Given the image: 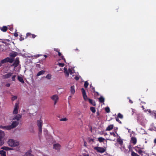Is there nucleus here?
Segmentation results:
<instances>
[{
    "instance_id": "1",
    "label": "nucleus",
    "mask_w": 156,
    "mask_h": 156,
    "mask_svg": "<svg viewBox=\"0 0 156 156\" xmlns=\"http://www.w3.org/2000/svg\"><path fill=\"white\" fill-rule=\"evenodd\" d=\"M8 144L9 146L12 147H16L19 145V143L18 141L12 139L9 140Z\"/></svg>"
},
{
    "instance_id": "2",
    "label": "nucleus",
    "mask_w": 156,
    "mask_h": 156,
    "mask_svg": "<svg viewBox=\"0 0 156 156\" xmlns=\"http://www.w3.org/2000/svg\"><path fill=\"white\" fill-rule=\"evenodd\" d=\"M94 149L97 151V152L102 153L106 151V147H95L94 148Z\"/></svg>"
},
{
    "instance_id": "3",
    "label": "nucleus",
    "mask_w": 156,
    "mask_h": 156,
    "mask_svg": "<svg viewBox=\"0 0 156 156\" xmlns=\"http://www.w3.org/2000/svg\"><path fill=\"white\" fill-rule=\"evenodd\" d=\"M14 61V59L9 57H7L5 59L2 60L1 61V62L3 64L6 62H9L10 63H12Z\"/></svg>"
},
{
    "instance_id": "4",
    "label": "nucleus",
    "mask_w": 156,
    "mask_h": 156,
    "mask_svg": "<svg viewBox=\"0 0 156 156\" xmlns=\"http://www.w3.org/2000/svg\"><path fill=\"white\" fill-rule=\"evenodd\" d=\"M37 124L39 128V133H41L42 131V127L43 124L42 121L41 119L37 120Z\"/></svg>"
},
{
    "instance_id": "5",
    "label": "nucleus",
    "mask_w": 156,
    "mask_h": 156,
    "mask_svg": "<svg viewBox=\"0 0 156 156\" xmlns=\"http://www.w3.org/2000/svg\"><path fill=\"white\" fill-rule=\"evenodd\" d=\"M19 124V122L18 121H13L11 125L9 126V129H12L16 127Z\"/></svg>"
},
{
    "instance_id": "6",
    "label": "nucleus",
    "mask_w": 156,
    "mask_h": 156,
    "mask_svg": "<svg viewBox=\"0 0 156 156\" xmlns=\"http://www.w3.org/2000/svg\"><path fill=\"white\" fill-rule=\"evenodd\" d=\"M51 99L54 101V104L55 105L58 100V96L57 94H54L51 97Z\"/></svg>"
},
{
    "instance_id": "7",
    "label": "nucleus",
    "mask_w": 156,
    "mask_h": 156,
    "mask_svg": "<svg viewBox=\"0 0 156 156\" xmlns=\"http://www.w3.org/2000/svg\"><path fill=\"white\" fill-rule=\"evenodd\" d=\"M19 106L17 103H16L15 106V108L13 110V114L14 115L17 114L18 113V110Z\"/></svg>"
},
{
    "instance_id": "8",
    "label": "nucleus",
    "mask_w": 156,
    "mask_h": 156,
    "mask_svg": "<svg viewBox=\"0 0 156 156\" xmlns=\"http://www.w3.org/2000/svg\"><path fill=\"white\" fill-rule=\"evenodd\" d=\"M81 91L82 92L83 97L85 101L87 100V96L86 95V91L83 88L81 89Z\"/></svg>"
},
{
    "instance_id": "9",
    "label": "nucleus",
    "mask_w": 156,
    "mask_h": 156,
    "mask_svg": "<svg viewBox=\"0 0 156 156\" xmlns=\"http://www.w3.org/2000/svg\"><path fill=\"white\" fill-rule=\"evenodd\" d=\"M22 117L21 114H19L17 115L16 116H14L13 118V120H16V121H18L21 119Z\"/></svg>"
},
{
    "instance_id": "10",
    "label": "nucleus",
    "mask_w": 156,
    "mask_h": 156,
    "mask_svg": "<svg viewBox=\"0 0 156 156\" xmlns=\"http://www.w3.org/2000/svg\"><path fill=\"white\" fill-rule=\"evenodd\" d=\"M20 61L19 60V58H16V60L12 64V66H14L15 67H17Z\"/></svg>"
},
{
    "instance_id": "11",
    "label": "nucleus",
    "mask_w": 156,
    "mask_h": 156,
    "mask_svg": "<svg viewBox=\"0 0 156 156\" xmlns=\"http://www.w3.org/2000/svg\"><path fill=\"white\" fill-rule=\"evenodd\" d=\"M138 120L139 122H140L142 125H143L145 120L144 118L141 116L139 117Z\"/></svg>"
},
{
    "instance_id": "12",
    "label": "nucleus",
    "mask_w": 156,
    "mask_h": 156,
    "mask_svg": "<svg viewBox=\"0 0 156 156\" xmlns=\"http://www.w3.org/2000/svg\"><path fill=\"white\" fill-rule=\"evenodd\" d=\"M29 37L30 38H34L36 37V35L34 34H31L30 33H27L26 34V37Z\"/></svg>"
},
{
    "instance_id": "13",
    "label": "nucleus",
    "mask_w": 156,
    "mask_h": 156,
    "mask_svg": "<svg viewBox=\"0 0 156 156\" xmlns=\"http://www.w3.org/2000/svg\"><path fill=\"white\" fill-rule=\"evenodd\" d=\"M90 89L92 92L96 93L98 95L99 94L98 92L95 91L94 87L92 86L91 84L90 85Z\"/></svg>"
},
{
    "instance_id": "14",
    "label": "nucleus",
    "mask_w": 156,
    "mask_h": 156,
    "mask_svg": "<svg viewBox=\"0 0 156 156\" xmlns=\"http://www.w3.org/2000/svg\"><path fill=\"white\" fill-rule=\"evenodd\" d=\"M13 74V73H9L7 74H5L4 75V78L8 79Z\"/></svg>"
},
{
    "instance_id": "15",
    "label": "nucleus",
    "mask_w": 156,
    "mask_h": 156,
    "mask_svg": "<svg viewBox=\"0 0 156 156\" xmlns=\"http://www.w3.org/2000/svg\"><path fill=\"white\" fill-rule=\"evenodd\" d=\"M60 145L59 144H55L53 145V147L55 149L59 150L60 149Z\"/></svg>"
},
{
    "instance_id": "16",
    "label": "nucleus",
    "mask_w": 156,
    "mask_h": 156,
    "mask_svg": "<svg viewBox=\"0 0 156 156\" xmlns=\"http://www.w3.org/2000/svg\"><path fill=\"white\" fill-rule=\"evenodd\" d=\"M87 99L88 100L89 103L92 105L94 106L96 105L95 102L94 100L88 98H87Z\"/></svg>"
},
{
    "instance_id": "17",
    "label": "nucleus",
    "mask_w": 156,
    "mask_h": 156,
    "mask_svg": "<svg viewBox=\"0 0 156 156\" xmlns=\"http://www.w3.org/2000/svg\"><path fill=\"white\" fill-rule=\"evenodd\" d=\"M5 136V133L4 131L0 130V138L2 140V139Z\"/></svg>"
},
{
    "instance_id": "18",
    "label": "nucleus",
    "mask_w": 156,
    "mask_h": 156,
    "mask_svg": "<svg viewBox=\"0 0 156 156\" xmlns=\"http://www.w3.org/2000/svg\"><path fill=\"white\" fill-rule=\"evenodd\" d=\"M131 141L132 142V143L135 145L136 144L137 142V139L135 137H132L131 138Z\"/></svg>"
},
{
    "instance_id": "19",
    "label": "nucleus",
    "mask_w": 156,
    "mask_h": 156,
    "mask_svg": "<svg viewBox=\"0 0 156 156\" xmlns=\"http://www.w3.org/2000/svg\"><path fill=\"white\" fill-rule=\"evenodd\" d=\"M114 127V125L112 124L108 126L106 129V131H110Z\"/></svg>"
},
{
    "instance_id": "20",
    "label": "nucleus",
    "mask_w": 156,
    "mask_h": 156,
    "mask_svg": "<svg viewBox=\"0 0 156 156\" xmlns=\"http://www.w3.org/2000/svg\"><path fill=\"white\" fill-rule=\"evenodd\" d=\"M2 149L4 150L5 151H9L11 150H12L13 149L12 148H9V147H6V146H3L1 148Z\"/></svg>"
},
{
    "instance_id": "21",
    "label": "nucleus",
    "mask_w": 156,
    "mask_h": 156,
    "mask_svg": "<svg viewBox=\"0 0 156 156\" xmlns=\"http://www.w3.org/2000/svg\"><path fill=\"white\" fill-rule=\"evenodd\" d=\"M117 141L119 143V144L121 146H122L123 144V142L121 138H118L117 139Z\"/></svg>"
},
{
    "instance_id": "22",
    "label": "nucleus",
    "mask_w": 156,
    "mask_h": 156,
    "mask_svg": "<svg viewBox=\"0 0 156 156\" xmlns=\"http://www.w3.org/2000/svg\"><path fill=\"white\" fill-rule=\"evenodd\" d=\"M1 30L4 32H5L8 30V27L6 26H3L2 27H0Z\"/></svg>"
},
{
    "instance_id": "23",
    "label": "nucleus",
    "mask_w": 156,
    "mask_h": 156,
    "mask_svg": "<svg viewBox=\"0 0 156 156\" xmlns=\"http://www.w3.org/2000/svg\"><path fill=\"white\" fill-rule=\"evenodd\" d=\"M17 79L18 80L22 83H24L23 78L22 77L18 76L17 77Z\"/></svg>"
},
{
    "instance_id": "24",
    "label": "nucleus",
    "mask_w": 156,
    "mask_h": 156,
    "mask_svg": "<svg viewBox=\"0 0 156 156\" xmlns=\"http://www.w3.org/2000/svg\"><path fill=\"white\" fill-rule=\"evenodd\" d=\"M64 72L66 74V75L67 77H68L69 76V71H68L67 70V68L66 67H64Z\"/></svg>"
},
{
    "instance_id": "25",
    "label": "nucleus",
    "mask_w": 156,
    "mask_h": 156,
    "mask_svg": "<svg viewBox=\"0 0 156 156\" xmlns=\"http://www.w3.org/2000/svg\"><path fill=\"white\" fill-rule=\"evenodd\" d=\"M45 71L44 70H41L39 71L37 74V76H38L41 75H43L44 74Z\"/></svg>"
},
{
    "instance_id": "26",
    "label": "nucleus",
    "mask_w": 156,
    "mask_h": 156,
    "mask_svg": "<svg viewBox=\"0 0 156 156\" xmlns=\"http://www.w3.org/2000/svg\"><path fill=\"white\" fill-rule=\"evenodd\" d=\"M31 150L28 151L25 153L27 156H34V155L31 154Z\"/></svg>"
},
{
    "instance_id": "27",
    "label": "nucleus",
    "mask_w": 156,
    "mask_h": 156,
    "mask_svg": "<svg viewBox=\"0 0 156 156\" xmlns=\"http://www.w3.org/2000/svg\"><path fill=\"white\" fill-rule=\"evenodd\" d=\"M70 92L72 94H73L75 92V90L74 89V86H72L70 88Z\"/></svg>"
},
{
    "instance_id": "28",
    "label": "nucleus",
    "mask_w": 156,
    "mask_h": 156,
    "mask_svg": "<svg viewBox=\"0 0 156 156\" xmlns=\"http://www.w3.org/2000/svg\"><path fill=\"white\" fill-rule=\"evenodd\" d=\"M98 141L100 142H104V141L105 140V139L102 137H99L98 138Z\"/></svg>"
},
{
    "instance_id": "29",
    "label": "nucleus",
    "mask_w": 156,
    "mask_h": 156,
    "mask_svg": "<svg viewBox=\"0 0 156 156\" xmlns=\"http://www.w3.org/2000/svg\"><path fill=\"white\" fill-rule=\"evenodd\" d=\"M99 101L101 103H103L105 101L104 98L102 96H101L99 98Z\"/></svg>"
},
{
    "instance_id": "30",
    "label": "nucleus",
    "mask_w": 156,
    "mask_h": 156,
    "mask_svg": "<svg viewBox=\"0 0 156 156\" xmlns=\"http://www.w3.org/2000/svg\"><path fill=\"white\" fill-rule=\"evenodd\" d=\"M0 128L3 129H6L7 130H9V126H0Z\"/></svg>"
},
{
    "instance_id": "31",
    "label": "nucleus",
    "mask_w": 156,
    "mask_h": 156,
    "mask_svg": "<svg viewBox=\"0 0 156 156\" xmlns=\"http://www.w3.org/2000/svg\"><path fill=\"white\" fill-rule=\"evenodd\" d=\"M0 154L2 156H6V152L3 150L0 151Z\"/></svg>"
},
{
    "instance_id": "32",
    "label": "nucleus",
    "mask_w": 156,
    "mask_h": 156,
    "mask_svg": "<svg viewBox=\"0 0 156 156\" xmlns=\"http://www.w3.org/2000/svg\"><path fill=\"white\" fill-rule=\"evenodd\" d=\"M90 111L93 113H94L96 112V109L95 108L93 107H91L90 108Z\"/></svg>"
},
{
    "instance_id": "33",
    "label": "nucleus",
    "mask_w": 156,
    "mask_h": 156,
    "mask_svg": "<svg viewBox=\"0 0 156 156\" xmlns=\"http://www.w3.org/2000/svg\"><path fill=\"white\" fill-rule=\"evenodd\" d=\"M17 55V53L16 52L12 53L10 54V56L12 57H15Z\"/></svg>"
},
{
    "instance_id": "34",
    "label": "nucleus",
    "mask_w": 156,
    "mask_h": 156,
    "mask_svg": "<svg viewBox=\"0 0 156 156\" xmlns=\"http://www.w3.org/2000/svg\"><path fill=\"white\" fill-rule=\"evenodd\" d=\"M131 155L132 156H140L133 151L132 152Z\"/></svg>"
},
{
    "instance_id": "35",
    "label": "nucleus",
    "mask_w": 156,
    "mask_h": 156,
    "mask_svg": "<svg viewBox=\"0 0 156 156\" xmlns=\"http://www.w3.org/2000/svg\"><path fill=\"white\" fill-rule=\"evenodd\" d=\"M117 117L118 118H119L120 119H122L123 118V115L122 114H121L120 113H119L118 114Z\"/></svg>"
},
{
    "instance_id": "36",
    "label": "nucleus",
    "mask_w": 156,
    "mask_h": 156,
    "mask_svg": "<svg viewBox=\"0 0 156 156\" xmlns=\"http://www.w3.org/2000/svg\"><path fill=\"white\" fill-rule=\"evenodd\" d=\"M89 85L88 83L86 81L85 82L84 86L85 88H87Z\"/></svg>"
},
{
    "instance_id": "37",
    "label": "nucleus",
    "mask_w": 156,
    "mask_h": 156,
    "mask_svg": "<svg viewBox=\"0 0 156 156\" xmlns=\"http://www.w3.org/2000/svg\"><path fill=\"white\" fill-rule=\"evenodd\" d=\"M89 142V143H91V144H93L94 142V139H90L89 138L88 139Z\"/></svg>"
},
{
    "instance_id": "38",
    "label": "nucleus",
    "mask_w": 156,
    "mask_h": 156,
    "mask_svg": "<svg viewBox=\"0 0 156 156\" xmlns=\"http://www.w3.org/2000/svg\"><path fill=\"white\" fill-rule=\"evenodd\" d=\"M4 143V140L0 138V146H2Z\"/></svg>"
},
{
    "instance_id": "39",
    "label": "nucleus",
    "mask_w": 156,
    "mask_h": 156,
    "mask_svg": "<svg viewBox=\"0 0 156 156\" xmlns=\"http://www.w3.org/2000/svg\"><path fill=\"white\" fill-rule=\"evenodd\" d=\"M57 65L58 66H60V67H63L64 65H65V64L64 63H58Z\"/></svg>"
},
{
    "instance_id": "40",
    "label": "nucleus",
    "mask_w": 156,
    "mask_h": 156,
    "mask_svg": "<svg viewBox=\"0 0 156 156\" xmlns=\"http://www.w3.org/2000/svg\"><path fill=\"white\" fill-rule=\"evenodd\" d=\"M51 75L49 74H48L46 76V78L48 79H50L51 78Z\"/></svg>"
},
{
    "instance_id": "41",
    "label": "nucleus",
    "mask_w": 156,
    "mask_h": 156,
    "mask_svg": "<svg viewBox=\"0 0 156 156\" xmlns=\"http://www.w3.org/2000/svg\"><path fill=\"white\" fill-rule=\"evenodd\" d=\"M135 150L137 152L140 154H141L143 153V151L140 149H139L138 151H137L136 149H135Z\"/></svg>"
},
{
    "instance_id": "42",
    "label": "nucleus",
    "mask_w": 156,
    "mask_h": 156,
    "mask_svg": "<svg viewBox=\"0 0 156 156\" xmlns=\"http://www.w3.org/2000/svg\"><path fill=\"white\" fill-rule=\"evenodd\" d=\"M105 111L106 112L109 113L110 111L109 108L108 107H106L105 108Z\"/></svg>"
},
{
    "instance_id": "43",
    "label": "nucleus",
    "mask_w": 156,
    "mask_h": 156,
    "mask_svg": "<svg viewBox=\"0 0 156 156\" xmlns=\"http://www.w3.org/2000/svg\"><path fill=\"white\" fill-rule=\"evenodd\" d=\"M17 98V96H13L12 98V101H14Z\"/></svg>"
},
{
    "instance_id": "44",
    "label": "nucleus",
    "mask_w": 156,
    "mask_h": 156,
    "mask_svg": "<svg viewBox=\"0 0 156 156\" xmlns=\"http://www.w3.org/2000/svg\"><path fill=\"white\" fill-rule=\"evenodd\" d=\"M68 119L66 118H62L60 119V121H66Z\"/></svg>"
},
{
    "instance_id": "45",
    "label": "nucleus",
    "mask_w": 156,
    "mask_h": 156,
    "mask_svg": "<svg viewBox=\"0 0 156 156\" xmlns=\"http://www.w3.org/2000/svg\"><path fill=\"white\" fill-rule=\"evenodd\" d=\"M16 75H13L12 77V80L13 81H15L16 80L15 78L16 77Z\"/></svg>"
},
{
    "instance_id": "46",
    "label": "nucleus",
    "mask_w": 156,
    "mask_h": 156,
    "mask_svg": "<svg viewBox=\"0 0 156 156\" xmlns=\"http://www.w3.org/2000/svg\"><path fill=\"white\" fill-rule=\"evenodd\" d=\"M115 118H116V120L117 122H119L120 124L122 123L121 122L119 119V118H118L117 117H116Z\"/></svg>"
},
{
    "instance_id": "47",
    "label": "nucleus",
    "mask_w": 156,
    "mask_h": 156,
    "mask_svg": "<svg viewBox=\"0 0 156 156\" xmlns=\"http://www.w3.org/2000/svg\"><path fill=\"white\" fill-rule=\"evenodd\" d=\"M110 134L111 135L113 136L114 137L116 136V135L114 132H110Z\"/></svg>"
},
{
    "instance_id": "48",
    "label": "nucleus",
    "mask_w": 156,
    "mask_h": 156,
    "mask_svg": "<svg viewBox=\"0 0 156 156\" xmlns=\"http://www.w3.org/2000/svg\"><path fill=\"white\" fill-rule=\"evenodd\" d=\"M20 41H22L24 39V38L22 37V35L20 36Z\"/></svg>"
},
{
    "instance_id": "49",
    "label": "nucleus",
    "mask_w": 156,
    "mask_h": 156,
    "mask_svg": "<svg viewBox=\"0 0 156 156\" xmlns=\"http://www.w3.org/2000/svg\"><path fill=\"white\" fill-rule=\"evenodd\" d=\"M69 72L70 74H72L73 73V72H72V70L71 69H69Z\"/></svg>"
},
{
    "instance_id": "50",
    "label": "nucleus",
    "mask_w": 156,
    "mask_h": 156,
    "mask_svg": "<svg viewBox=\"0 0 156 156\" xmlns=\"http://www.w3.org/2000/svg\"><path fill=\"white\" fill-rule=\"evenodd\" d=\"M74 79L76 80H78L79 79V78L78 76H76L74 77Z\"/></svg>"
},
{
    "instance_id": "51",
    "label": "nucleus",
    "mask_w": 156,
    "mask_h": 156,
    "mask_svg": "<svg viewBox=\"0 0 156 156\" xmlns=\"http://www.w3.org/2000/svg\"><path fill=\"white\" fill-rule=\"evenodd\" d=\"M14 35L15 37H17L18 36V35L16 32H15L14 33Z\"/></svg>"
},
{
    "instance_id": "52",
    "label": "nucleus",
    "mask_w": 156,
    "mask_h": 156,
    "mask_svg": "<svg viewBox=\"0 0 156 156\" xmlns=\"http://www.w3.org/2000/svg\"><path fill=\"white\" fill-rule=\"evenodd\" d=\"M58 55L59 56H61L62 55V54L59 51H58Z\"/></svg>"
},
{
    "instance_id": "53",
    "label": "nucleus",
    "mask_w": 156,
    "mask_h": 156,
    "mask_svg": "<svg viewBox=\"0 0 156 156\" xmlns=\"http://www.w3.org/2000/svg\"><path fill=\"white\" fill-rule=\"evenodd\" d=\"M10 83H8L6 85V87H10Z\"/></svg>"
},
{
    "instance_id": "54",
    "label": "nucleus",
    "mask_w": 156,
    "mask_h": 156,
    "mask_svg": "<svg viewBox=\"0 0 156 156\" xmlns=\"http://www.w3.org/2000/svg\"><path fill=\"white\" fill-rule=\"evenodd\" d=\"M147 111H148L149 113L151 112V111H150V110H148V109H147V110H145L144 111V112H146Z\"/></svg>"
},
{
    "instance_id": "55",
    "label": "nucleus",
    "mask_w": 156,
    "mask_h": 156,
    "mask_svg": "<svg viewBox=\"0 0 156 156\" xmlns=\"http://www.w3.org/2000/svg\"><path fill=\"white\" fill-rule=\"evenodd\" d=\"M154 144H156V138L154 140Z\"/></svg>"
},
{
    "instance_id": "56",
    "label": "nucleus",
    "mask_w": 156,
    "mask_h": 156,
    "mask_svg": "<svg viewBox=\"0 0 156 156\" xmlns=\"http://www.w3.org/2000/svg\"><path fill=\"white\" fill-rule=\"evenodd\" d=\"M129 102L130 103L132 104L133 103V101L131 100H129Z\"/></svg>"
},
{
    "instance_id": "57",
    "label": "nucleus",
    "mask_w": 156,
    "mask_h": 156,
    "mask_svg": "<svg viewBox=\"0 0 156 156\" xmlns=\"http://www.w3.org/2000/svg\"><path fill=\"white\" fill-rule=\"evenodd\" d=\"M99 115V112L98 111L97 112V115Z\"/></svg>"
},
{
    "instance_id": "58",
    "label": "nucleus",
    "mask_w": 156,
    "mask_h": 156,
    "mask_svg": "<svg viewBox=\"0 0 156 156\" xmlns=\"http://www.w3.org/2000/svg\"><path fill=\"white\" fill-rule=\"evenodd\" d=\"M55 51H57L58 52V51H59L58 50V49H55L54 50Z\"/></svg>"
},
{
    "instance_id": "59",
    "label": "nucleus",
    "mask_w": 156,
    "mask_h": 156,
    "mask_svg": "<svg viewBox=\"0 0 156 156\" xmlns=\"http://www.w3.org/2000/svg\"><path fill=\"white\" fill-rule=\"evenodd\" d=\"M142 108L143 110H144V107L143 106H142Z\"/></svg>"
},
{
    "instance_id": "60",
    "label": "nucleus",
    "mask_w": 156,
    "mask_h": 156,
    "mask_svg": "<svg viewBox=\"0 0 156 156\" xmlns=\"http://www.w3.org/2000/svg\"><path fill=\"white\" fill-rule=\"evenodd\" d=\"M61 58L62 59H63V58H64V56L63 55L62 56Z\"/></svg>"
},
{
    "instance_id": "61",
    "label": "nucleus",
    "mask_w": 156,
    "mask_h": 156,
    "mask_svg": "<svg viewBox=\"0 0 156 156\" xmlns=\"http://www.w3.org/2000/svg\"><path fill=\"white\" fill-rule=\"evenodd\" d=\"M154 118L156 119V114H154Z\"/></svg>"
},
{
    "instance_id": "62",
    "label": "nucleus",
    "mask_w": 156,
    "mask_h": 156,
    "mask_svg": "<svg viewBox=\"0 0 156 156\" xmlns=\"http://www.w3.org/2000/svg\"><path fill=\"white\" fill-rule=\"evenodd\" d=\"M44 56L45 58H46L47 57V56L46 55H44Z\"/></svg>"
},
{
    "instance_id": "63",
    "label": "nucleus",
    "mask_w": 156,
    "mask_h": 156,
    "mask_svg": "<svg viewBox=\"0 0 156 156\" xmlns=\"http://www.w3.org/2000/svg\"><path fill=\"white\" fill-rule=\"evenodd\" d=\"M5 40L8 42H9L10 41L9 39H6Z\"/></svg>"
},
{
    "instance_id": "64",
    "label": "nucleus",
    "mask_w": 156,
    "mask_h": 156,
    "mask_svg": "<svg viewBox=\"0 0 156 156\" xmlns=\"http://www.w3.org/2000/svg\"><path fill=\"white\" fill-rule=\"evenodd\" d=\"M62 59L64 60V61L65 62H66V59L64 58H63V59Z\"/></svg>"
}]
</instances>
